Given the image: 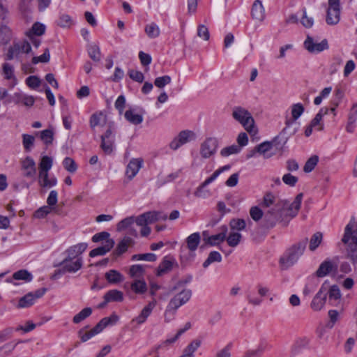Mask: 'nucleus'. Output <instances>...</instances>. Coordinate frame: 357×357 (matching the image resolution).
<instances>
[{
    "label": "nucleus",
    "instance_id": "1",
    "mask_svg": "<svg viewBox=\"0 0 357 357\" xmlns=\"http://www.w3.org/2000/svg\"><path fill=\"white\" fill-rule=\"evenodd\" d=\"M303 197V193H299L291 204L287 201H279L275 206L268 208L264 213L262 226L268 229L273 228L277 222H280L286 227L298 214Z\"/></svg>",
    "mask_w": 357,
    "mask_h": 357
},
{
    "label": "nucleus",
    "instance_id": "2",
    "mask_svg": "<svg viewBox=\"0 0 357 357\" xmlns=\"http://www.w3.org/2000/svg\"><path fill=\"white\" fill-rule=\"evenodd\" d=\"M307 242V238H305L286 250L280 259V263L283 268L287 269L297 262L300 257L303 255Z\"/></svg>",
    "mask_w": 357,
    "mask_h": 357
},
{
    "label": "nucleus",
    "instance_id": "3",
    "mask_svg": "<svg viewBox=\"0 0 357 357\" xmlns=\"http://www.w3.org/2000/svg\"><path fill=\"white\" fill-rule=\"evenodd\" d=\"M119 317L114 314H112L109 317H105L102 319L96 326L90 331H86L89 326H86L81 328L78 335L82 342H85L91 339L94 335L100 333L105 328L109 325H113L117 322Z\"/></svg>",
    "mask_w": 357,
    "mask_h": 357
},
{
    "label": "nucleus",
    "instance_id": "4",
    "mask_svg": "<svg viewBox=\"0 0 357 357\" xmlns=\"http://www.w3.org/2000/svg\"><path fill=\"white\" fill-rule=\"evenodd\" d=\"M200 241L201 236L199 232H195L187 237L185 239L186 249L189 250V253L185 254L184 250L181 251V264L182 266H186L194 259L195 252L197 249Z\"/></svg>",
    "mask_w": 357,
    "mask_h": 357
},
{
    "label": "nucleus",
    "instance_id": "5",
    "mask_svg": "<svg viewBox=\"0 0 357 357\" xmlns=\"http://www.w3.org/2000/svg\"><path fill=\"white\" fill-rule=\"evenodd\" d=\"M232 117L239 122L248 132H253L255 121L247 109L241 107H235L233 109Z\"/></svg>",
    "mask_w": 357,
    "mask_h": 357
},
{
    "label": "nucleus",
    "instance_id": "6",
    "mask_svg": "<svg viewBox=\"0 0 357 357\" xmlns=\"http://www.w3.org/2000/svg\"><path fill=\"white\" fill-rule=\"evenodd\" d=\"M196 139V134L190 130L181 131L169 143V148L176 151L183 145Z\"/></svg>",
    "mask_w": 357,
    "mask_h": 357
},
{
    "label": "nucleus",
    "instance_id": "7",
    "mask_svg": "<svg viewBox=\"0 0 357 357\" xmlns=\"http://www.w3.org/2000/svg\"><path fill=\"white\" fill-rule=\"evenodd\" d=\"M47 291V288L43 287L37 289L34 292H29L23 297L20 298L17 304L18 308L29 307L33 305L35 301L41 298Z\"/></svg>",
    "mask_w": 357,
    "mask_h": 357
},
{
    "label": "nucleus",
    "instance_id": "8",
    "mask_svg": "<svg viewBox=\"0 0 357 357\" xmlns=\"http://www.w3.org/2000/svg\"><path fill=\"white\" fill-rule=\"evenodd\" d=\"M218 147V139L208 137L200 145V155L203 158H208L216 153Z\"/></svg>",
    "mask_w": 357,
    "mask_h": 357
},
{
    "label": "nucleus",
    "instance_id": "9",
    "mask_svg": "<svg viewBox=\"0 0 357 357\" xmlns=\"http://www.w3.org/2000/svg\"><path fill=\"white\" fill-rule=\"evenodd\" d=\"M192 296V291L185 289L175 295L169 302L168 307L177 310L181 305L185 304Z\"/></svg>",
    "mask_w": 357,
    "mask_h": 357
},
{
    "label": "nucleus",
    "instance_id": "10",
    "mask_svg": "<svg viewBox=\"0 0 357 357\" xmlns=\"http://www.w3.org/2000/svg\"><path fill=\"white\" fill-rule=\"evenodd\" d=\"M328 295V287L326 286V283H324L318 292L314 296L311 303L310 307L314 311H319L321 310L326 301V298Z\"/></svg>",
    "mask_w": 357,
    "mask_h": 357
},
{
    "label": "nucleus",
    "instance_id": "11",
    "mask_svg": "<svg viewBox=\"0 0 357 357\" xmlns=\"http://www.w3.org/2000/svg\"><path fill=\"white\" fill-rule=\"evenodd\" d=\"M305 48L310 53H319L328 49V44L326 39L320 43H315L310 36L307 35L304 42Z\"/></svg>",
    "mask_w": 357,
    "mask_h": 357
},
{
    "label": "nucleus",
    "instance_id": "12",
    "mask_svg": "<svg viewBox=\"0 0 357 357\" xmlns=\"http://www.w3.org/2000/svg\"><path fill=\"white\" fill-rule=\"evenodd\" d=\"M7 8L3 6L2 0H0V35L3 36V40L7 42L10 37V29L6 25Z\"/></svg>",
    "mask_w": 357,
    "mask_h": 357
},
{
    "label": "nucleus",
    "instance_id": "13",
    "mask_svg": "<svg viewBox=\"0 0 357 357\" xmlns=\"http://www.w3.org/2000/svg\"><path fill=\"white\" fill-rule=\"evenodd\" d=\"M287 129L288 128L287 127L284 128L281 132L270 142L272 144V148L275 147L277 150H282L289 139V137L296 132L298 127L295 128L291 132H290L288 136H285Z\"/></svg>",
    "mask_w": 357,
    "mask_h": 357
},
{
    "label": "nucleus",
    "instance_id": "14",
    "mask_svg": "<svg viewBox=\"0 0 357 357\" xmlns=\"http://www.w3.org/2000/svg\"><path fill=\"white\" fill-rule=\"evenodd\" d=\"M337 269V266L336 264H333V263L330 260H325L319 265L314 276L323 278L333 271H336Z\"/></svg>",
    "mask_w": 357,
    "mask_h": 357
},
{
    "label": "nucleus",
    "instance_id": "15",
    "mask_svg": "<svg viewBox=\"0 0 357 357\" xmlns=\"http://www.w3.org/2000/svg\"><path fill=\"white\" fill-rule=\"evenodd\" d=\"M143 160L141 158L132 159L127 165L126 174L129 180L132 179L142 167Z\"/></svg>",
    "mask_w": 357,
    "mask_h": 357
},
{
    "label": "nucleus",
    "instance_id": "16",
    "mask_svg": "<svg viewBox=\"0 0 357 357\" xmlns=\"http://www.w3.org/2000/svg\"><path fill=\"white\" fill-rule=\"evenodd\" d=\"M135 241L129 236H125L117 244L116 249L113 252V255L119 257L125 253L129 247L133 246Z\"/></svg>",
    "mask_w": 357,
    "mask_h": 357
},
{
    "label": "nucleus",
    "instance_id": "17",
    "mask_svg": "<svg viewBox=\"0 0 357 357\" xmlns=\"http://www.w3.org/2000/svg\"><path fill=\"white\" fill-rule=\"evenodd\" d=\"M353 225L349 223L344 229V234L342 239V241L344 244L349 243V245H356L357 248V230H352Z\"/></svg>",
    "mask_w": 357,
    "mask_h": 357
},
{
    "label": "nucleus",
    "instance_id": "18",
    "mask_svg": "<svg viewBox=\"0 0 357 357\" xmlns=\"http://www.w3.org/2000/svg\"><path fill=\"white\" fill-rule=\"evenodd\" d=\"M156 300L154 298L152 301L149 302L147 305H146L142 310L141 311L140 314L132 319V322H137L138 324H142L148 318V317L151 314L153 309L156 305Z\"/></svg>",
    "mask_w": 357,
    "mask_h": 357
},
{
    "label": "nucleus",
    "instance_id": "19",
    "mask_svg": "<svg viewBox=\"0 0 357 357\" xmlns=\"http://www.w3.org/2000/svg\"><path fill=\"white\" fill-rule=\"evenodd\" d=\"M22 169L24 170V176L27 178H33L36 172V163L31 157L27 156L22 162Z\"/></svg>",
    "mask_w": 357,
    "mask_h": 357
},
{
    "label": "nucleus",
    "instance_id": "20",
    "mask_svg": "<svg viewBox=\"0 0 357 357\" xmlns=\"http://www.w3.org/2000/svg\"><path fill=\"white\" fill-rule=\"evenodd\" d=\"M220 229L221 231L219 234L205 238L204 240L206 243L211 246H214L218 245L221 242H223L226 239L227 227L226 225H223L221 227Z\"/></svg>",
    "mask_w": 357,
    "mask_h": 357
},
{
    "label": "nucleus",
    "instance_id": "21",
    "mask_svg": "<svg viewBox=\"0 0 357 357\" xmlns=\"http://www.w3.org/2000/svg\"><path fill=\"white\" fill-rule=\"evenodd\" d=\"M304 107L301 103L294 104L291 107L292 118L285 121V127L289 128L296 124V121L302 115L304 112Z\"/></svg>",
    "mask_w": 357,
    "mask_h": 357
},
{
    "label": "nucleus",
    "instance_id": "22",
    "mask_svg": "<svg viewBox=\"0 0 357 357\" xmlns=\"http://www.w3.org/2000/svg\"><path fill=\"white\" fill-rule=\"evenodd\" d=\"M38 182L39 185L45 189L51 188L56 184L55 178H50L48 172H39Z\"/></svg>",
    "mask_w": 357,
    "mask_h": 357
},
{
    "label": "nucleus",
    "instance_id": "23",
    "mask_svg": "<svg viewBox=\"0 0 357 357\" xmlns=\"http://www.w3.org/2000/svg\"><path fill=\"white\" fill-rule=\"evenodd\" d=\"M114 244L115 242L113 239H108L107 241H105L102 246L98 247L91 250L89 252V256L91 257H94L96 256L105 255L107 252L110 251V250L114 247Z\"/></svg>",
    "mask_w": 357,
    "mask_h": 357
},
{
    "label": "nucleus",
    "instance_id": "24",
    "mask_svg": "<svg viewBox=\"0 0 357 357\" xmlns=\"http://www.w3.org/2000/svg\"><path fill=\"white\" fill-rule=\"evenodd\" d=\"M88 244L86 243H79L68 248V262L71 258L76 259L78 257H82V254L86 250Z\"/></svg>",
    "mask_w": 357,
    "mask_h": 357
},
{
    "label": "nucleus",
    "instance_id": "25",
    "mask_svg": "<svg viewBox=\"0 0 357 357\" xmlns=\"http://www.w3.org/2000/svg\"><path fill=\"white\" fill-rule=\"evenodd\" d=\"M251 15L253 19L262 21L265 17V10L260 0H255L251 10Z\"/></svg>",
    "mask_w": 357,
    "mask_h": 357
},
{
    "label": "nucleus",
    "instance_id": "26",
    "mask_svg": "<svg viewBox=\"0 0 357 357\" xmlns=\"http://www.w3.org/2000/svg\"><path fill=\"white\" fill-rule=\"evenodd\" d=\"M135 109H130L124 114L125 119L133 125H138L142 123L144 118L142 114H135Z\"/></svg>",
    "mask_w": 357,
    "mask_h": 357
},
{
    "label": "nucleus",
    "instance_id": "27",
    "mask_svg": "<svg viewBox=\"0 0 357 357\" xmlns=\"http://www.w3.org/2000/svg\"><path fill=\"white\" fill-rule=\"evenodd\" d=\"M272 149V144L270 142H264L256 146V151L258 153L262 155L264 158L268 159L272 157L274 153H269L270 150Z\"/></svg>",
    "mask_w": 357,
    "mask_h": 357
},
{
    "label": "nucleus",
    "instance_id": "28",
    "mask_svg": "<svg viewBox=\"0 0 357 357\" xmlns=\"http://www.w3.org/2000/svg\"><path fill=\"white\" fill-rule=\"evenodd\" d=\"M328 295L329 297V303L332 305H336L341 298V293L340 288L337 285H333L328 289Z\"/></svg>",
    "mask_w": 357,
    "mask_h": 357
},
{
    "label": "nucleus",
    "instance_id": "29",
    "mask_svg": "<svg viewBox=\"0 0 357 357\" xmlns=\"http://www.w3.org/2000/svg\"><path fill=\"white\" fill-rule=\"evenodd\" d=\"M148 225L152 224L159 220H166L167 219V214H165L160 211H149L144 213Z\"/></svg>",
    "mask_w": 357,
    "mask_h": 357
},
{
    "label": "nucleus",
    "instance_id": "30",
    "mask_svg": "<svg viewBox=\"0 0 357 357\" xmlns=\"http://www.w3.org/2000/svg\"><path fill=\"white\" fill-rule=\"evenodd\" d=\"M310 343V340L306 337H300L294 344L291 352L294 355H296L298 353H300L303 349L307 347L308 344Z\"/></svg>",
    "mask_w": 357,
    "mask_h": 357
},
{
    "label": "nucleus",
    "instance_id": "31",
    "mask_svg": "<svg viewBox=\"0 0 357 357\" xmlns=\"http://www.w3.org/2000/svg\"><path fill=\"white\" fill-rule=\"evenodd\" d=\"M329 112V109L328 107H322L319 112L315 115L314 118L311 121L310 125L312 127H316L317 126H320L318 128L319 130H322L324 129L323 124H321V121L324 115L327 114Z\"/></svg>",
    "mask_w": 357,
    "mask_h": 357
},
{
    "label": "nucleus",
    "instance_id": "32",
    "mask_svg": "<svg viewBox=\"0 0 357 357\" xmlns=\"http://www.w3.org/2000/svg\"><path fill=\"white\" fill-rule=\"evenodd\" d=\"M87 52L89 57L94 62H99L101 60V52L98 45L96 44H89L87 45Z\"/></svg>",
    "mask_w": 357,
    "mask_h": 357
},
{
    "label": "nucleus",
    "instance_id": "33",
    "mask_svg": "<svg viewBox=\"0 0 357 357\" xmlns=\"http://www.w3.org/2000/svg\"><path fill=\"white\" fill-rule=\"evenodd\" d=\"M144 31L151 39L158 38L160 33V28L155 22L147 24L144 27Z\"/></svg>",
    "mask_w": 357,
    "mask_h": 357
},
{
    "label": "nucleus",
    "instance_id": "34",
    "mask_svg": "<svg viewBox=\"0 0 357 357\" xmlns=\"http://www.w3.org/2000/svg\"><path fill=\"white\" fill-rule=\"evenodd\" d=\"M340 9H328L326 21L329 25L337 24L340 21Z\"/></svg>",
    "mask_w": 357,
    "mask_h": 357
},
{
    "label": "nucleus",
    "instance_id": "35",
    "mask_svg": "<svg viewBox=\"0 0 357 357\" xmlns=\"http://www.w3.org/2000/svg\"><path fill=\"white\" fill-rule=\"evenodd\" d=\"M104 299L109 302H121L123 300V294L121 291L112 289L105 294Z\"/></svg>",
    "mask_w": 357,
    "mask_h": 357
},
{
    "label": "nucleus",
    "instance_id": "36",
    "mask_svg": "<svg viewBox=\"0 0 357 357\" xmlns=\"http://www.w3.org/2000/svg\"><path fill=\"white\" fill-rule=\"evenodd\" d=\"M36 136L38 137L46 145H49L52 143L54 132L51 129H46L36 132Z\"/></svg>",
    "mask_w": 357,
    "mask_h": 357
},
{
    "label": "nucleus",
    "instance_id": "37",
    "mask_svg": "<svg viewBox=\"0 0 357 357\" xmlns=\"http://www.w3.org/2000/svg\"><path fill=\"white\" fill-rule=\"evenodd\" d=\"M105 278L109 283L116 284L123 280V275L116 270H109L105 273Z\"/></svg>",
    "mask_w": 357,
    "mask_h": 357
},
{
    "label": "nucleus",
    "instance_id": "38",
    "mask_svg": "<svg viewBox=\"0 0 357 357\" xmlns=\"http://www.w3.org/2000/svg\"><path fill=\"white\" fill-rule=\"evenodd\" d=\"M61 266V267L55 270L54 273L51 276L52 280H57L60 278L61 275L66 274L67 272V257H65L61 263L54 265V266Z\"/></svg>",
    "mask_w": 357,
    "mask_h": 357
},
{
    "label": "nucleus",
    "instance_id": "39",
    "mask_svg": "<svg viewBox=\"0 0 357 357\" xmlns=\"http://www.w3.org/2000/svg\"><path fill=\"white\" fill-rule=\"evenodd\" d=\"M131 289L136 294H144L147 290L144 280H136L131 284Z\"/></svg>",
    "mask_w": 357,
    "mask_h": 357
},
{
    "label": "nucleus",
    "instance_id": "40",
    "mask_svg": "<svg viewBox=\"0 0 357 357\" xmlns=\"http://www.w3.org/2000/svg\"><path fill=\"white\" fill-rule=\"evenodd\" d=\"M173 263L174 262L171 260L164 259L158 266L157 275L162 276V275L170 271L172 269Z\"/></svg>",
    "mask_w": 357,
    "mask_h": 357
},
{
    "label": "nucleus",
    "instance_id": "41",
    "mask_svg": "<svg viewBox=\"0 0 357 357\" xmlns=\"http://www.w3.org/2000/svg\"><path fill=\"white\" fill-rule=\"evenodd\" d=\"M13 278L17 280H22L25 282H31L33 279V275L27 270L22 269L14 273Z\"/></svg>",
    "mask_w": 357,
    "mask_h": 357
},
{
    "label": "nucleus",
    "instance_id": "42",
    "mask_svg": "<svg viewBox=\"0 0 357 357\" xmlns=\"http://www.w3.org/2000/svg\"><path fill=\"white\" fill-rule=\"evenodd\" d=\"M135 222V218L133 216L128 217L121 220L116 227L118 231H121L128 229L130 227L133 226Z\"/></svg>",
    "mask_w": 357,
    "mask_h": 357
},
{
    "label": "nucleus",
    "instance_id": "43",
    "mask_svg": "<svg viewBox=\"0 0 357 357\" xmlns=\"http://www.w3.org/2000/svg\"><path fill=\"white\" fill-rule=\"evenodd\" d=\"M14 50H16L18 54L20 53H26L29 54L31 52V47L30 43L28 41L23 40L21 42H18L13 45Z\"/></svg>",
    "mask_w": 357,
    "mask_h": 357
},
{
    "label": "nucleus",
    "instance_id": "44",
    "mask_svg": "<svg viewBox=\"0 0 357 357\" xmlns=\"http://www.w3.org/2000/svg\"><path fill=\"white\" fill-rule=\"evenodd\" d=\"M82 257H78L76 259L71 258L68 262V273H75L82 267Z\"/></svg>",
    "mask_w": 357,
    "mask_h": 357
},
{
    "label": "nucleus",
    "instance_id": "45",
    "mask_svg": "<svg viewBox=\"0 0 357 357\" xmlns=\"http://www.w3.org/2000/svg\"><path fill=\"white\" fill-rule=\"evenodd\" d=\"M91 313L92 309L91 307H85L73 317V321L75 324H79L89 317Z\"/></svg>",
    "mask_w": 357,
    "mask_h": 357
},
{
    "label": "nucleus",
    "instance_id": "46",
    "mask_svg": "<svg viewBox=\"0 0 357 357\" xmlns=\"http://www.w3.org/2000/svg\"><path fill=\"white\" fill-rule=\"evenodd\" d=\"M90 127L92 129H94L95 127L98 126H102V123H105V120L103 119V114L102 112L100 113H94L90 117Z\"/></svg>",
    "mask_w": 357,
    "mask_h": 357
},
{
    "label": "nucleus",
    "instance_id": "47",
    "mask_svg": "<svg viewBox=\"0 0 357 357\" xmlns=\"http://www.w3.org/2000/svg\"><path fill=\"white\" fill-rule=\"evenodd\" d=\"M22 144L26 151L29 152L33 147L35 137L33 135L28 134L22 135Z\"/></svg>",
    "mask_w": 357,
    "mask_h": 357
},
{
    "label": "nucleus",
    "instance_id": "48",
    "mask_svg": "<svg viewBox=\"0 0 357 357\" xmlns=\"http://www.w3.org/2000/svg\"><path fill=\"white\" fill-rule=\"evenodd\" d=\"M241 151V148L239 146L233 144V145L223 148L220 151V155L222 157H228L232 154H237V153H240Z\"/></svg>",
    "mask_w": 357,
    "mask_h": 357
},
{
    "label": "nucleus",
    "instance_id": "49",
    "mask_svg": "<svg viewBox=\"0 0 357 357\" xmlns=\"http://www.w3.org/2000/svg\"><path fill=\"white\" fill-rule=\"evenodd\" d=\"M241 238L242 236L240 233L231 231L226 239L230 247H236L240 243Z\"/></svg>",
    "mask_w": 357,
    "mask_h": 357
},
{
    "label": "nucleus",
    "instance_id": "50",
    "mask_svg": "<svg viewBox=\"0 0 357 357\" xmlns=\"http://www.w3.org/2000/svg\"><path fill=\"white\" fill-rule=\"evenodd\" d=\"M322 241V234L321 232H316L314 234L310 241L309 249L311 251H314L320 245Z\"/></svg>",
    "mask_w": 357,
    "mask_h": 357
},
{
    "label": "nucleus",
    "instance_id": "51",
    "mask_svg": "<svg viewBox=\"0 0 357 357\" xmlns=\"http://www.w3.org/2000/svg\"><path fill=\"white\" fill-rule=\"evenodd\" d=\"M101 149L107 154H110L114 148V139H101Z\"/></svg>",
    "mask_w": 357,
    "mask_h": 357
},
{
    "label": "nucleus",
    "instance_id": "52",
    "mask_svg": "<svg viewBox=\"0 0 357 357\" xmlns=\"http://www.w3.org/2000/svg\"><path fill=\"white\" fill-rule=\"evenodd\" d=\"M200 341L195 340L190 343L188 347L183 350V354L188 357H194V352L200 346Z\"/></svg>",
    "mask_w": 357,
    "mask_h": 357
},
{
    "label": "nucleus",
    "instance_id": "53",
    "mask_svg": "<svg viewBox=\"0 0 357 357\" xmlns=\"http://www.w3.org/2000/svg\"><path fill=\"white\" fill-rule=\"evenodd\" d=\"M45 26L43 24L36 22L29 31L28 36H40L45 33Z\"/></svg>",
    "mask_w": 357,
    "mask_h": 357
},
{
    "label": "nucleus",
    "instance_id": "54",
    "mask_svg": "<svg viewBox=\"0 0 357 357\" xmlns=\"http://www.w3.org/2000/svg\"><path fill=\"white\" fill-rule=\"evenodd\" d=\"M52 166V158L45 155L41 158L39 164V172H49Z\"/></svg>",
    "mask_w": 357,
    "mask_h": 357
},
{
    "label": "nucleus",
    "instance_id": "55",
    "mask_svg": "<svg viewBox=\"0 0 357 357\" xmlns=\"http://www.w3.org/2000/svg\"><path fill=\"white\" fill-rule=\"evenodd\" d=\"M319 162V157L317 155H312L305 162L303 171L306 173L311 172Z\"/></svg>",
    "mask_w": 357,
    "mask_h": 357
},
{
    "label": "nucleus",
    "instance_id": "56",
    "mask_svg": "<svg viewBox=\"0 0 357 357\" xmlns=\"http://www.w3.org/2000/svg\"><path fill=\"white\" fill-rule=\"evenodd\" d=\"M229 225L232 230L241 231L245 228L246 222L243 219L234 218L231 220Z\"/></svg>",
    "mask_w": 357,
    "mask_h": 357
},
{
    "label": "nucleus",
    "instance_id": "57",
    "mask_svg": "<svg viewBox=\"0 0 357 357\" xmlns=\"http://www.w3.org/2000/svg\"><path fill=\"white\" fill-rule=\"evenodd\" d=\"M279 201L272 193H266L264 197L263 206L270 208L275 206Z\"/></svg>",
    "mask_w": 357,
    "mask_h": 357
},
{
    "label": "nucleus",
    "instance_id": "58",
    "mask_svg": "<svg viewBox=\"0 0 357 357\" xmlns=\"http://www.w3.org/2000/svg\"><path fill=\"white\" fill-rule=\"evenodd\" d=\"M157 257L153 253H145L134 255L132 257V260H143L147 261H155Z\"/></svg>",
    "mask_w": 357,
    "mask_h": 357
},
{
    "label": "nucleus",
    "instance_id": "59",
    "mask_svg": "<svg viewBox=\"0 0 357 357\" xmlns=\"http://www.w3.org/2000/svg\"><path fill=\"white\" fill-rule=\"evenodd\" d=\"M317 280L315 278L314 276H312V278H310V283L307 284L303 289V294L305 296L310 295L315 290V288L317 286Z\"/></svg>",
    "mask_w": 357,
    "mask_h": 357
},
{
    "label": "nucleus",
    "instance_id": "60",
    "mask_svg": "<svg viewBox=\"0 0 357 357\" xmlns=\"http://www.w3.org/2000/svg\"><path fill=\"white\" fill-rule=\"evenodd\" d=\"M172 81V78L169 75H164L162 77H158L155 79L154 84L158 88L162 89L165 87L167 84H169Z\"/></svg>",
    "mask_w": 357,
    "mask_h": 357
},
{
    "label": "nucleus",
    "instance_id": "61",
    "mask_svg": "<svg viewBox=\"0 0 357 357\" xmlns=\"http://www.w3.org/2000/svg\"><path fill=\"white\" fill-rule=\"evenodd\" d=\"M50 59V54L49 52V49L46 48L44 51V53L39 56H33L32 59V63L33 64H37L39 62L41 63H48Z\"/></svg>",
    "mask_w": 357,
    "mask_h": 357
},
{
    "label": "nucleus",
    "instance_id": "62",
    "mask_svg": "<svg viewBox=\"0 0 357 357\" xmlns=\"http://www.w3.org/2000/svg\"><path fill=\"white\" fill-rule=\"evenodd\" d=\"M144 272V266L141 264L132 265L130 268V275L131 277H139Z\"/></svg>",
    "mask_w": 357,
    "mask_h": 357
},
{
    "label": "nucleus",
    "instance_id": "63",
    "mask_svg": "<svg viewBox=\"0 0 357 357\" xmlns=\"http://www.w3.org/2000/svg\"><path fill=\"white\" fill-rule=\"evenodd\" d=\"M128 74L130 79L137 82L142 83L144 79V74L140 71L130 69L128 70Z\"/></svg>",
    "mask_w": 357,
    "mask_h": 357
},
{
    "label": "nucleus",
    "instance_id": "64",
    "mask_svg": "<svg viewBox=\"0 0 357 357\" xmlns=\"http://www.w3.org/2000/svg\"><path fill=\"white\" fill-rule=\"evenodd\" d=\"M282 181L287 185L294 187L296 185V183L298 181V178L295 176L290 173H287L283 175Z\"/></svg>",
    "mask_w": 357,
    "mask_h": 357
}]
</instances>
